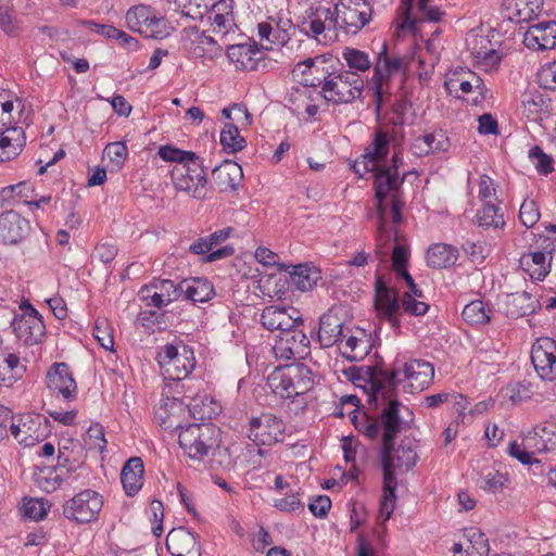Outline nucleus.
<instances>
[{
	"label": "nucleus",
	"instance_id": "33",
	"mask_svg": "<svg viewBox=\"0 0 556 556\" xmlns=\"http://www.w3.org/2000/svg\"><path fill=\"white\" fill-rule=\"evenodd\" d=\"M212 177L220 191L236 190L243 178V172L238 163L226 160L213 168Z\"/></svg>",
	"mask_w": 556,
	"mask_h": 556
},
{
	"label": "nucleus",
	"instance_id": "39",
	"mask_svg": "<svg viewBox=\"0 0 556 556\" xmlns=\"http://www.w3.org/2000/svg\"><path fill=\"white\" fill-rule=\"evenodd\" d=\"M331 25L333 26V13L330 9L324 8L317 9L307 21L303 22L304 30L314 38H317Z\"/></svg>",
	"mask_w": 556,
	"mask_h": 556
},
{
	"label": "nucleus",
	"instance_id": "41",
	"mask_svg": "<svg viewBox=\"0 0 556 556\" xmlns=\"http://www.w3.org/2000/svg\"><path fill=\"white\" fill-rule=\"evenodd\" d=\"M312 78H304V87H321L334 74V68L328 66V60L324 55L312 58Z\"/></svg>",
	"mask_w": 556,
	"mask_h": 556
},
{
	"label": "nucleus",
	"instance_id": "58",
	"mask_svg": "<svg viewBox=\"0 0 556 556\" xmlns=\"http://www.w3.org/2000/svg\"><path fill=\"white\" fill-rule=\"evenodd\" d=\"M391 78V76L376 75V73L372 75L371 80L375 89V102L377 111L381 109L384 98L387 96H391L392 93Z\"/></svg>",
	"mask_w": 556,
	"mask_h": 556
},
{
	"label": "nucleus",
	"instance_id": "59",
	"mask_svg": "<svg viewBox=\"0 0 556 556\" xmlns=\"http://www.w3.org/2000/svg\"><path fill=\"white\" fill-rule=\"evenodd\" d=\"M513 302L517 305L520 316L532 315L541 307L539 300L526 291L516 293Z\"/></svg>",
	"mask_w": 556,
	"mask_h": 556
},
{
	"label": "nucleus",
	"instance_id": "54",
	"mask_svg": "<svg viewBox=\"0 0 556 556\" xmlns=\"http://www.w3.org/2000/svg\"><path fill=\"white\" fill-rule=\"evenodd\" d=\"M353 421L358 432L369 440L380 441L377 417H369L367 414L363 413L361 416H354Z\"/></svg>",
	"mask_w": 556,
	"mask_h": 556
},
{
	"label": "nucleus",
	"instance_id": "28",
	"mask_svg": "<svg viewBox=\"0 0 556 556\" xmlns=\"http://www.w3.org/2000/svg\"><path fill=\"white\" fill-rule=\"evenodd\" d=\"M25 142V132L16 124L10 125L5 130H0V162H7L17 156Z\"/></svg>",
	"mask_w": 556,
	"mask_h": 556
},
{
	"label": "nucleus",
	"instance_id": "36",
	"mask_svg": "<svg viewBox=\"0 0 556 556\" xmlns=\"http://www.w3.org/2000/svg\"><path fill=\"white\" fill-rule=\"evenodd\" d=\"M475 222L484 230H498L506 225L502 208L492 202L483 203L482 207L477 211Z\"/></svg>",
	"mask_w": 556,
	"mask_h": 556
},
{
	"label": "nucleus",
	"instance_id": "48",
	"mask_svg": "<svg viewBox=\"0 0 556 556\" xmlns=\"http://www.w3.org/2000/svg\"><path fill=\"white\" fill-rule=\"evenodd\" d=\"M30 192L33 190L26 182L7 186L0 190V203L2 205H11L18 202L27 204Z\"/></svg>",
	"mask_w": 556,
	"mask_h": 556
},
{
	"label": "nucleus",
	"instance_id": "19",
	"mask_svg": "<svg viewBox=\"0 0 556 556\" xmlns=\"http://www.w3.org/2000/svg\"><path fill=\"white\" fill-rule=\"evenodd\" d=\"M31 225L14 210L0 213V243L3 245H17L28 238Z\"/></svg>",
	"mask_w": 556,
	"mask_h": 556
},
{
	"label": "nucleus",
	"instance_id": "29",
	"mask_svg": "<svg viewBox=\"0 0 556 556\" xmlns=\"http://www.w3.org/2000/svg\"><path fill=\"white\" fill-rule=\"evenodd\" d=\"M346 374L353 382L369 383L372 391V396L376 401L379 395L386 400L389 393L388 384L382 379L380 371L377 372L370 366H352L348 369Z\"/></svg>",
	"mask_w": 556,
	"mask_h": 556
},
{
	"label": "nucleus",
	"instance_id": "57",
	"mask_svg": "<svg viewBox=\"0 0 556 556\" xmlns=\"http://www.w3.org/2000/svg\"><path fill=\"white\" fill-rule=\"evenodd\" d=\"M83 459L80 457L74 456V448L72 451H70L67 446H62L59 448L56 465L58 469H65L66 473H73L83 467Z\"/></svg>",
	"mask_w": 556,
	"mask_h": 556
},
{
	"label": "nucleus",
	"instance_id": "42",
	"mask_svg": "<svg viewBox=\"0 0 556 556\" xmlns=\"http://www.w3.org/2000/svg\"><path fill=\"white\" fill-rule=\"evenodd\" d=\"M220 144L226 153H237L247 146L245 139L240 135L235 123H226L220 131Z\"/></svg>",
	"mask_w": 556,
	"mask_h": 556
},
{
	"label": "nucleus",
	"instance_id": "14",
	"mask_svg": "<svg viewBox=\"0 0 556 556\" xmlns=\"http://www.w3.org/2000/svg\"><path fill=\"white\" fill-rule=\"evenodd\" d=\"M430 0H403V14L397 24V33L409 31L416 35L418 23L432 22L438 23L443 16V12L437 7H429Z\"/></svg>",
	"mask_w": 556,
	"mask_h": 556
},
{
	"label": "nucleus",
	"instance_id": "21",
	"mask_svg": "<svg viewBox=\"0 0 556 556\" xmlns=\"http://www.w3.org/2000/svg\"><path fill=\"white\" fill-rule=\"evenodd\" d=\"M48 389L66 401L77 396V384L66 363H54L47 372Z\"/></svg>",
	"mask_w": 556,
	"mask_h": 556
},
{
	"label": "nucleus",
	"instance_id": "50",
	"mask_svg": "<svg viewBox=\"0 0 556 556\" xmlns=\"http://www.w3.org/2000/svg\"><path fill=\"white\" fill-rule=\"evenodd\" d=\"M50 503L43 498H25L22 510L31 520H42L50 510Z\"/></svg>",
	"mask_w": 556,
	"mask_h": 556
},
{
	"label": "nucleus",
	"instance_id": "26",
	"mask_svg": "<svg viewBox=\"0 0 556 556\" xmlns=\"http://www.w3.org/2000/svg\"><path fill=\"white\" fill-rule=\"evenodd\" d=\"M166 548L172 556H201L195 533L184 527L174 528L168 532Z\"/></svg>",
	"mask_w": 556,
	"mask_h": 556
},
{
	"label": "nucleus",
	"instance_id": "13",
	"mask_svg": "<svg viewBox=\"0 0 556 556\" xmlns=\"http://www.w3.org/2000/svg\"><path fill=\"white\" fill-rule=\"evenodd\" d=\"M126 24L131 31L146 38H163L167 35L166 21L148 5H135L126 13Z\"/></svg>",
	"mask_w": 556,
	"mask_h": 556
},
{
	"label": "nucleus",
	"instance_id": "32",
	"mask_svg": "<svg viewBox=\"0 0 556 556\" xmlns=\"http://www.w3.org/2000/svg\"><path fill=\"white\" fill-rule=\"evenodd\" d=\"M144 466L140 457H130L121 471V482L127 496H135L143 485Z\"/></svg>",
	"mask_w": 556,
	"mask_h": 556
},
{
	"label": "nucleus",
	"instance_id": "46",
	"mask_svg": "<svg viewBox=\"0 0 556 556\" xmlns=\"http://www.w3.org/2000/svg\"><path fill=\"white\" fill-rule=\"evenodd\" d=\"M490 309L483 301L475 300L463 308L462 315L466 323L470 325H484L490 320Z\"/></svg>",
	"mask_w": 556,
	"mask_h": 556
},
{
	"label": "nucleus",
	"instance_id": "31",
	"mask_svg": "<svg viewBox=\"0 0 556 556\" xmlns=\"http://www.w3.org/2000/svg\"><path fill=\"white\" fill-rule=\"evenodd\" d=\"M282 267L289 273L291 285L302 292L312 290L321 279L320 270L311 263L282 265Z\"/></svg>",
	"mask_w": 556,
	"mask_h": 556
},
{
	"label": "nucleus",
	"instance_id": "60",
	"mask_svg": "<svg viewBox=\"0 0 556 556\" xmlns=\"http://www.w3.org/2000/svg\"><path fill=\"white\" fill-rule=\"evenodd\" d=\"M539 205L534 200L526 199L519 210L520 223L527 227H533L540 219Z\"/></svg>",
	"mask_w": 556,
	"mask_h": 556
},
{
	"label": "nucleus",
	"instance_id": "53",
	"mask_svg": "<svg viewBox=\"0 0 556 556\" xmlns=\"http://www.w3.org/2000/svg\"><path fill=\"white\" fill-rule=\"evenodd\" d=\"M529 160L534 165L535 169L542 175H548L554 170L553 157L543 152L539 146H534L529 150Z\"/></svg>",
	"mask_w": 556,
	"mask_h": 556
},
{
	"label": "nucleus",
	"instance_id": "34",
	"mask_svg": "<svg viewBox=\"0 0 556 556\" xmlns=\"http://www.w3.org/2000/svg\"><path fill=\"white\" fill-rule=\"evenodd\" d=\"M184 299L192 303H205L215 295L213 285L206 278H191L182 281Z\"/></svg>",
	"mask_w": 556,
	"mask_h": 556
},
{
	"label": "nucleus",
	"instance_id": "6",
	"mask_svg": "<svg viewBox=\"0 0 556 556\" xmlns=\"http://www.w3.org/2000/svg\"><path fill=\"white\" fill-rule=\"evenodd\" d=\"M364 87V79L356 72L336 71L323 85L320 94L328 102L348 104L362 97Z\"/></svg>",
	"mask_w": 556,
	"mask_h": 556
},
{
	"label": "nucleus",
	"instance_id": "63",
	"mask_svg": "<svg viewBox=\"0 0 556 556\" xmlns=\"http://www.w3.org/2000/svg\"><path fill=\"white\" fill-rule=\"evenodd\" d=\"M198 48L202 49L204 56L210 60H214L222 55L223 47L218 43V41L210 35H206L204 31L201 33L197 39Z\"/></svg>",
	"mask_w": 556,
	"mask_h": 556
},
{
	"label": "nucleus",
	"instance_id": "8",
	"mask_svg": "<svg viewBox=\"0 0 556 556\" xmlns=\"http://www.w3.org/2000/svg\"><path fill=\"white\" fill-rule=\"evenodd\" d=\"M103 507V496L91 489H86L67 500L63 506V516L75 523L84 525L96 521Z\"/></svg>",
	"mask_w": 556,
	"mask_h": 556
},
{
	"label": "nucleus",
	"instance_id": "43",
	"mask_svg": "<svg viewBox=\"0 0 556 556\" xmlns=\"http://www.w3.org/2000/svg\"><path fill=\"white\" fill-rule=\"evenodd\" d=\"M522 264L528 266L530 276L536 280H544L549 274L551 261H546V253L542 251H535L521 260Z\"/></svg>",
	"mask_w": 556,
	"mask_h": 556
},
{
	"label": "nucleus",
	"instance_id": "62",
	"mask_svg": "<svg viewBox=\"0 0 556 556\" xmlns=\"http://www.w3.org/2000/svg\"><path fill=\"white\" fill-rule=\"evenodd\" d=\"M64 477L55 468H47L38 476L39 486L48 493L54 492L63 482Z\"/></svg>",
	"mask_w": 556,
	"mask_h": 556
},
{
	"label": "nucleus",
	"instance_id": "16",
	"mask_svg": "<svg viewBox=\"0 0 556 556\" xmlns=\"http://www.w3.org/2000/svg\"><path fill=\"white\" fill-rule=\"evenodd\" d=\"M401 300L397 291L389 287L382 276L376 275L375 281V308L381 319L387 320L392 328L399 329L401 321L399 314L401 311Z\"/></svg>",
	"mask_w": 556,
	"mask_h": 556
},
{
	"label": "nucleus",
	"instance_id": "2",
	"mask_svg": "<svg viewBox=\"0 0 556 556\" xmlns=\"http://www.w3.org/2000/svg\"><path fill=\"white\" fill-rule=\"evenodd\" d=\"M161 426L164 429L178 431V443L184 453L193 460H202L220 443V431L211 422L181 425L160 413Z\"/></svg>",
	"mask_w": 556,
	"mask_h": 556
},
{
	"label": "nucleus",
	"instance_id": "51",
	"mask_svg": "<svg viewBox=\"0 0 556 556\" xmlns=\"http://www.w3.org/2000/svg\"><path fill=\"white\" fill-rule=\"evenodd\" d=\"M300 495V489H289V491L286 493L283 497L274 500L273 506L280 511L289 514L295 511H303L304 504L302 503Z\"/></svg>",
	"mask_w": 556,
	"mask_h": 556
},
{
	"label": "nucleus",
	"instance_id": "23",
	"mask_svg": "<svg viewBox=\"0 0 556 556\" xmlns=\"http://www.w3.org/2000/svg\"><path fill=\"white\" fill-rule=\"evenodd\" d=\"M403 182L404 177L400 178L396 168L378 165L374 173V188L380 215L379 222H383V200L391 191H396Z\"/></svg>",
	"mask_w": 556,
	"mask_h": 556
},
{
	"label": "nucleus",
	"instance_id": "20",
	"mask_svg": "<svg viewBox=\"0 0 556 556\" xmlns=\"http://www.w3.org/2000/svg\"><path fill=\"white\" fill-rule=\"evenodd\" d=\"M390 241L391 235L384 233L383 222H379L377 244L375 250L376 257L383 263L387 261V256L390 250H392V267L397 276H402L404 273H408L406 269L409 255L408 248L399 243L391 247L389 245Z\"/></svg>",
	"mask_w": 556,
	"mask_h": 556
},
{
	"label": "nucleus",
	"instance_id": "61",
	"mask_svg": "<svg viewBox=\"0 0 556 556\" xmlns=\"http://www.w3.org/2000/svg\"><path fill=\"white\" fill-rule=\"evenodd\" d=\"M138 295L148 307L162 308L169 304L167 299L163 296L164 294H161L151 283L143 286Z\"/></svg>",
	"mask_w": 556,
	"mask_h": 556
},
{
	"label": "nucleus",
	"instance_id": "64",
	"mask_svg": "<svg viewBox=\"0 0 556 556\" xmlns=\"http://www.w3.org/2000/svg\"><path fill=\"white\" fill-rule=\"evenodd\" d=\"M463 250L468 258L475 264H482L490 253L489 247L484 242L466 241Z\"/></svg>",
	"mask_w": 556,
	"mask_h": 556
},
{
	"label": "nucleus",
	"instance_id": "44",
	"mask_svg": "<svg viewBox=\"0 0 556 556\" xmlns=\"http://www.w3.org/2000/svg\"><path fill=\"white\" fill-rule=\"evenodd\" d=\"M513 3L517 23H529L536 18L543 8V0H513Z\"/></svg>",
	"mask_w": 556,
	"mask_h": 556
},
{
	"label": "nucleus",
	"instance_id": "11",
	"mask_svg": "<svg viewBox=\"0 0 556 556\" xmlns=\"http://www.w3.org/2000/svg\"><path fill=\"white\" fill-rule=\"evenodd\" d=\"M286 425L283 420L274 414L265 413L257 417L250 418L248 438L256 446L273 445L285 438ZM257 454L263 456L265 451L257 447Z\"/></svg>",
	"mask_w": 556,
	"mask_h": 556
},
{
	"label": "nucleus",
	"instance_id": "18",
	"mask_svg": "<svg viewBox=\"0 0 556 556\" xmlns=\"http://www.w3.org/2000/svg\"><path fill=\"white\" fill-rule=\"evenodd\" d=\"M531 362L538 376L547 381L556 379V342L547 337L539 338L531 349Z\"/></svg>",
	"mask_w": 556,
	"mask_h": 556
},
{
	"label": "nucleus",
	"instance_id": "30",
	"mask_svg": "<svg viewBox=\"0 0 556 556\" xmlns=\"http://www.w3.org/2000/svg\"><path fill=\"white\" fill-rule=\"evenodd\" d=\"M529 448L538 453L556 452V422L547 421L533 429V433L526 438Z\"/></svg>",
	"mask_w": 556,
	"mask_h": 556
},
{
	"label": "nucleus",
	"instance_id": "56",
	"mask_svg": "<svg viewBox=\"0 0 556 556\" xmlns=\"http://www.w3.org/2000/svg\"><path fill=\"white\" fill-rule=\"evenodd\" d=\"M103 153L116 169H121L127 159L128 148L123 141L110 142Z\"/></svg>",
	"mask_w": 556,
	"mask_h": 556
},
{
	"label": "nucleus",
	"instance_id": "25",
	"mask_svg": "<svg viewBox=\"0 0 556 556\" xmlns=\"http://www.w3.org/2000/svg\"><path fill=\"white\" fill-rule=\"evenodd\" d=\"M350 332L345 328L344 321L332 309L323 314L319 318V328L317 332V340L321 348H331L340 344L342 339Z\"/></svg>",
	"mask_w": 556,
	"mask_h": 556
},
{
	"label": "nucleus",
	"instance_id": "35",
	"mask_svg": "<svg viewBox=\"0 0 556 556\" xmlns=\"http://www.w3.org/2000/svg\"><path fill=\"white\" fill-rule=\"evenodd\" d=\"M427 265L432 268H446L458 258V250L446 243L432 244L427 251Z\"/></svg>",
	"mask_w": 556,
	"mask_h": 556
},
{
	"label": "nucleus",
	"instance_id": "9",
	"mask_svg": "<svg viewBox=\"0 0 556 556\" xmlns=\"http://www.w3.org/2000/svg\"><path fill=\"white\" fill-rule=\"evenodd\" d=\"M156 361L167 378L177 381L187 378L195 366V358L190 348L182 345L179 350L172 343L160 348Z\"/></svg>",
	"mask_w": 556,
	"mask_h": 556
},
{
	"label": "nucleus",
	"instance_id": "24",
	"mask_svg": "<svg viewBox=\"0 0 556 556\" xmlns=\"http://www.w3.org/2000/svg\"><path fill=\"white\" fill-rule=\"evenodd\" d=\"M525 46L533 51L556 48V21H544L532 24L523 35Z\"/></svg>",
	"mask_w": 556,
	"mask_h": 556
},
{
	"label": "nucleus",
	"instance_id": "49",
	"mask_svg": "<svg viewBox=\"0 0 556 556\" xmlns=\"http://www.w3.org/2000/svg\"><path fill=\"white\" fill-rule=\"evenodd\" d=\"M182 16L201 20L208 12L212 0H175Z\"/></svg>",
	"mask_w": 556,
	"mask_h": 556
},
{
	"label": "nucleus",
	"instance_id": "17",
	"mask_svg": "<svg viewBox=\"0 0 556 556\" xmlns=\"http://www.w3.org/2000/svg\"><path fill=\"white\" fill-rule=\"evenodd\" d=\"M301 325L290 327L288 330L278 334L273 351L277 358L296 359L304 358L309 353V339L300 329Z\"/></svg>",
	"mask_w": 556,
	"mask_h": 556
},
{
	"label": "nucleus",
	"instance_id": "15",
	"mask_svg": "<svg viewBox=\"0 0 556 556\" xmlns=\"http://www.w3.org/2000/svg\"><path fill=\"white\" fill-rule=\"evenodd\" d=\"M11 328L16 339L26 346L39 344L46 337L43 318L36 308L16 314L11 321Z\"/></svg>",
	"mask_w": 556,
	"mask_h": 556
},
{
	"label": "nucleus",
	"instance_id": "5",
	"mask_svg": "<svg viewBox=\"0 0 556 556\" xmlns=\"http://www.w3.org/2000/svg\"><path fill=\"white\" fill-rule=\"evenodd\" d=\"M391 393H388L389 396ZM388 399V397H386ZM380 414L377 416L381 444L395 441L396 437L410 429L414 413L399 400H384Z\"/></svg>",
	"mask_w": 556,
	"mask_h": 556
},
{
	"label": "nucleus",
	"instance_id": "52",
	"mask_svg": "<svg viewBox=\"0 0 556 556\" xmlns=\"http://www.w3.org/2000/svg\"><path fill=\"white\" fill-rule=\"evenodd\" d=\"M342 56L344 61L346 62L348 66L351 70H354L353 72L359 71L365 72L370 68L371 62L369 60V56L366 52L354 49V48H345Z\"/></svg>",
	"mask_w": 556,
	"mask_h": 556
},
{
	"label": "nucleus",
	"instance_id": "47",
	"mask_svg": "<svg viewBox=\"0 0 556 556\" xmlns=\"http://www.w3.org/2000/svg\"><path fill=\"white\" fill-rule=\"evenodd\" d=\"M502 394L511 403L518 404L531 399L533 387L529 381H511L502 389Z\"/></svg>",
	"mask_w": 556,
	"mask_h": 556
},
{
	"label": "nucleus",
	"instance_id": "27",
	"mask_svg": "<svg viewBox=\"0 0 556 556\" xmlns=\"http://www.w3.org/2000/svg\"><path fill=\"white\" fill-rule=\"evenodd\" d=\"M226 54L237 70L254 71L263 59V52L255 41L231 45L227 48Z\"/></svg>",
	"mask_w": 556,
	"mask_h": 556
},
{
	"label": "nucleus",
	"instance_id": "12",
	"mask_svg": "<svg viewBox=\"0 0 556 556\" xmlns=\"http://www.w3.org/2000/svg\"><path fill=\"white\" fill-rule=\"evenodd\" d=\"M186 409L195 420L204 422L218 415L219 405L212 397L203 394L192 397L188 404L175 397H166L159 408L160 412L165 413V416H170L172 420L176 413H184Z\"/></svg>",
	"mask_w": 556,
	"mask_h": 556
},
{
	"label": "nucleus",
	"instance_id": "55",
	"mask_svg": "<svg viewBox=\"0 0 556 556\" xmlns=\"http://www.w3.org/2000/svg\"><path fill=\"white\" fill-rule=\"evenodd\" d=\"M157 153L163 161L175 162L176 165L189 164L188 162L192 161V159L197 155L194 152L184 151L173 146H162L160 147Z\"/></svg>",
	"mask_w": 556,
	"mask_h": 556
},
{
	"label": "nucleus",
	"instance_id": "7",
	"mask_svg": "<svg viewBox=\"0 0 556 556\" xmlns=\"http://www.w3.org/2000/svg\"><path fill=\"white\" fill-rule=\"evenodd\" d=\"M189 164L175 165L170 177L174 187L178 191L190 194L193 199L202 200L206 197V169L203 160L195 155Z\"/></svg>",
	"mask_w": 556,
	"mask_h": 556
},
{
	"label": "nucleus",
	"instance_id": "37",
	"mask_svg": "<svg viewBox=\"0 0 556 556\" xmlns=\"http://www.w3.org/2000/svg\"><path fill=\"white\" fill-rule=\"evenodd\" d=\"M378 52V60L374 68L376 75L393 76L405 71L406 62L401 55H388V46L383 41Z\"/></svg>",
	"mask_w": 556,
	"mask_h": 556
},
{
	"label": "nucleus",
	"instance_id": "1",
	"mask_svg": "<svg viewBox=\"0 0 556 556\" xmlns=\"http://www.w3.org/2000/svg\"><path fill=\"white\" fill-rule=\"evenodd\" d=\"M381 467L383 473L382 497L380 501L378 522L382 531H386V522L391 518L396 503V470L412 469L418 459L416 444L410 440H403L397 447L394 441L381 444Z\"/></svg>",
	"mask_w": 556,
	"mask_h": 556
},
{
	"label": "nucleus",
	"instance_id": "3",
	"mask_svg": "<svg viewBox=\"0 0 556 556\" xmlns=\"http://www.w3.org/2000/svg\"><path fill=\"white\" fill-rule=\"evenodd\" d=\"M380 375L388 384L389 393H393L400 384H404L406 392L417 393L430 384L434 368L427 361L397 355L389 369H380Z\"/></svg>",
	"mask_w": 556,
	"mask_h": 556
},
{
	"label": "nucleus",
	"instance_id": "22",
	"mask_svg": "<svg viewBox=\"0 0 556 556\" xmlns=\"http://www.w3.org/2000/svg\"><path fill=\"white\" fill-rule=\"evenodd\" d=\"M260 320L264 328L269 331L278 330L279 333L288 330L290 327L303 324L300 312L292 306H266L261 314Z\"/></svg>",
	"mask_w": 556,
	"mask_h": 556
},
{
	"label": "nucleus",
	"instance_id": "10",
	"mask_svg": "<svg viewBox=\"0 0 556 556\" xmlns=\"http://www.w3.org/2000/svg\"><path fill=\"white\" fill-rule=\"evenodd\" d=\"M333 13V28L346 34H357L371 17V7L366 0H340Z\"/></svg>",
	"mask_w": 556,
	"mask_h": 556
},
{
	"label": "nucleus",
	"instance_id": "45",
	"mask_svg": "<svg viewBox=\"0 0 556 556\" xmlns=\"http://www.w3.org/2000/svg\"><path fill=\"white\" fill-rule=\"evenodd\" d=\"M544 104L543 94L538 90H527L521 94L522 114L528 119L535 121L543 111Z\"/></svg>",
	"mask_w": 556,
	"mask_h": 556
},
{
	"label": "nucleus",
	"instance_id": "38",
	"mask_svg": "<svg viewBox=\"0 0 556 556\" xmlns=\"http://www.w3.org/2000/svg\"><path fill=\"white\" fill-rule=\"evenodd\" d=\"M344 343L340 342L339 350L350 361H362L370 351V342L365 333L361 338L346 333Z\"/></svg>",
	"mask_w": 556,
	"mask_h": 556
},
{
	"label": "nucleus",
	"instance_id": "40",
	"mask_svg": "<svg viewBox=\"0 0 556 556\" xmlns=\"http://www.w3.org/2000/svg\"><path fill=\"white\" fill-rule=\"evenodd\" d=\"M390 151V136L382 129H377L371 143L365 149L364 154L375 163L383 161Z\"/></svg>",
	"mask_w": 556,
	"mask_h": 556
},
{
	"label": "nucleus",
	"instance_id": "4",
	"mask_svg": "<svg viewBox=\"0 0 556 556\" xmlns=\"http://www.w3.org/2000/svg\"><path fill=\"white\" fill-rule=\"evenodd\" d=\"M271 391L281 399H292L307 393L314 387L311 368L303 363H292L276 368L267 379Z\"/></svg>",
	"mask_w": 556,
	"mask_h": 556
}]
</instances>
